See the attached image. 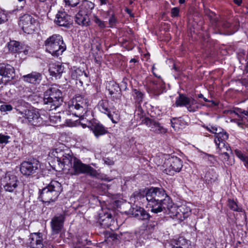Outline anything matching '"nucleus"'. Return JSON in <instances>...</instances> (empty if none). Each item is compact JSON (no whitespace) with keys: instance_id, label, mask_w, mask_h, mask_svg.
<instances>
[{"instance_id":"obj_13","label":"nucleus","mask_w":248,"mask_h":248,"mask_svg":"<svg viewBox=\"0 0 248 248\" xmlns=\"http://www.w3.org/2000/svg\"><path fill=\"white\" fill-rule=\"evenodd\" d=\"M166 202L163 204L161 207V212H164L169 214L173 218H175L180 221H182V217L179 215V206L174 204L170 198H167Z\"/></svg>"},{"instance_id":"obj_59","label":"nucleus","mask_w":248,"mask_h":248,"mask_svg":"<svg viewBox=\"0 0 248 248\" xmlns=\"http://www.w3.org/2000/svg\"><path fill=\"white\" fill-rule=\"evenodd\" d=\"M126 12H127L128 14H129V15H130V14H131V10H130V9H126Z\"/></svg>"},{"instance_id":"obj_7","label":"nucleus","mask_w":248,"mask_h":248,"mask_svg":"<svg viewBox=\"0 0 248 248\" xmlns=\"http://www.w3.org/2000/svg\"><path fill=\"white\" fill-rule=\"evenodd\" d=\"M52 154L56 158L58 164L62 170H69V167H72V162H74L75 158L73 157L69 150L56 149Z\"/></svg>"},{"instance_id":"obj_29","label":"nucleus","mask_w":248,"mask_h":248,"mask_svg":"<svg viewBox=\"0 0 248 248\" xmlns=\"http://www.w3.org/2000/svg\"><path fill=\"white\" fill-rule=\"evenodd\" d=\"M179 215L182 217V221L187 218L191 213V208L187 204L179 206Z\"/></svg>"},{"instance_id":"obj_37","label":"nucleus","mask_w":248,"mask_h":248,"mask_svg":"<svg viewBox=\"0 0 248 248\" xmlns=\"http://www.w3.org/2000/svg\"><path fill=\"white\" fill-rule=\"evenodd\" d=\"M112 221V219L110 215H107L105 218L100 220V224L102 227L108 228L110 226L111 222Z\"/></svg>"},{"instance_id":"obj_3","label":"nucleus","mask_w":248,"mask_h":248,"mask_svg":"<svg viewBox=\"0 0 248 248\" xmlns=\"http://www.w3.org/2000/svg\"><path fill=\"white\" fill-rule=\"evenodd\" d=\"M89 100L81 95H76L68 103V110L70 114L81 118L89 109Z\"/></svg>"},{"instance_id":"obj_8","label":"nucleus","mask_w":248,"mask_h":248,"mask_svg":"<svg viewBox=\"0 0 248 248\" xmlns=\"http://www.w3.org/2000/svg\"><path fill=\"white\" fill-rule=\"evenodd\" d=\"M68 173L72 175H78L80 174H89L91 176H95L97 171L88 165L83 163L79 159L74 158L73 166Z\"/></svg>"},{"instance_id":"obj_22","label":"nucleus","mask_w":248,"mask_h":248,"mask_svg":"<svg viewBox=\"0 0 248 248\" xmlns=\"http://www.w3.org/2000/svg\"><path fill=\"white\" fill-rule=\"evenodd\" d=\"M146 125L151 128V130L157 134H164L167 131V129L159 123L152 120L149 118L145 119Z\"/></svg>"},{"instance_id":"obj_20","label":"nucleus","mask_w":248,"mask_h":248,"mask_svg":"<svg viewBox=\"0 0 248 248\" xmlns=\"http://www.w3.org/2000/svg\"><path fill=\"white\" fill-rule=\"evenodd\" d=\"M65 217L60 214L55 216L51 220V226L52 231L56 233H59L63 227Z\"/></svg>"},{"instance_id":"obj_36","label":"nucleus","mask_w":248,"mask_h":248,"mask_svg":"<svg viewBox=\"0 0 248 248\" xmlns=\"http://www.w3.org/2000/svg\"><path fill=\"white\" fill-rule=\"evenodd\" d=\"M109 10L107 12V14H108V15L110 16L108 21H109V23L110 25L111 26H112L115 24L117 20H116V17L114 16L113 11H112L113 6L111 4H109Z\"/></svg>"},{"instance_id":"obj_16","label":"nucleus","mask_w":248,"mask_h":248,"mask_svg":"<svg viewBox=\"0 0 248 248\" xmlns=\"http://www.w3.org/2000/svg\"><path fill=\"white\" fill-rule=\"evenodd\" d=\"M97 106L99 111L102 113L107 114L113 123H117L119 117L116 113L114 114V117L113 115L111 114L110 108H109V102L108 100H101L98 103Z\"/></svg>"},{"instance_id":"obj_47","label":"nucleus","mask_w":248,"mask_h":248,"mask_svg":"<svg viewBox=\"0 0 248 248\" xmlns=\"http://www.w3.org/2000/svg\"><path fill=\"white\" fill-rule=\"evenodd\" d=\"M133 198L135 199V201L144 198V196L141 194L140 191H136L133 193Z\"/></svg>"},{"instance_id":"obj_51","label":"nucleus","mask_w":248,"mask_h":248,"mask_svg":"<svg viewBox=\"0 0 248 248\" xmlns=\"http://www.w3.org/2000/svg\"><path fill=\"white\" fill-rule=\"evenodd\" d=\"M8 81L4 78V76L2 75L1 73H0V84H6Z\"/></svg>"},{"instance_id":"obj_14","label":"nucleus","mask_w":248,"mask_h":248,"mask_svg":"<svg viewBox=\"0 0 248 248\" xmlns=\"http://www.w3.org/2000/svg\"><path fill=\"white\" fill-rule=\"evenodd\" d=\"M3 187L5 191L14 192L18 186L17 177L10 172L7 173L3 180Z\"/></svg>"},{"instance_id":"obj_9","label":"nucleus","mask_w":248,"mask_h":248,"mask_svg":"<svg viewBox=\"0 0 248 248\" xmlns=\"http://www.w3.org/2000/svg\"><path fill=\"white\" fill-rule=\"evenodd\" d=\"M183 166V161L179 157L171 156L165 160L163 171L168 175H173L175 173L179 172Z\"/></svg>"},{"instance_id":"obj_11","label":"nucleus","mask_w":248,"mask_h":248,"mask_svg":"<svg viewBox=\"0 0 248 248\" xmlns=\"http://www.w3.org/2000/svg\"><path fill=\"white\" fill-rule=\"evenodd\" d=\"M37 24V20L30 15L25 14L19 18L18 25L25 33H32Z\"/></svg>"},{"instance_id":"obj_39","label":"nucleus","mask_w":248,"mask_h":248,"mask_svg":"<svg viewBox=\"0 0 248 248\" xmlns=\"http://www.w3.org/2000/svg\"><path fill=\"white\" fill-rule=\"evenodd\" d=\"M188 244V241L184 237H179L176 240V246H180L184 248H186Z\"/></svg>"},{"instance_id":"obj_19","label":"nucleus","mask_w":248,"mask_h":248,"mask_svg":"<svg viewBox=\"0 0 248 248\" xmlns=\"http://www.w3.org/2000/svg\"><path fill=\"white\" fill-rule=\"evenodd\" d=\"M21 78L23 81L28 83L37 85L40 84L42 79V75L40 73L34 71L30 74L23 75Z\"/></svg>"},{"instance_id":"obj_42","label":"nucleus","mask_w":248,"mask_h":248,"mask_svg":"<svg viewBox=\"0 0 248 248\" xmlns=\"http://www.w3.org/2000/svg\"><path fill=\"white\" fill-rule=\"evenodd\" d=\"M133 93H134V96L136 97V98L138 100H139L140 101L142 100L143 97V94L141 92L135 89V90H134Z\"/></svg>"},{"instance_id":"obj_31","label":"nucleus","mask_w":248,"mask_h":248,"mask_svg":"<svg viewBox=\"0 0 248 248\" xmlns=\"http://www.w3.org/2000/svg\"><path fill=\"white\" fill-rule=\"evenodd\" d=\"M205 180L208 184H212L216 181L217 174L213 169L209 170L206 173L204 176Z\"/></svg>"},{"instance_id":"obj_32","label":"nucleus","mask_w":248,"mask_h":248,"mask_svg":"<svg viewBox=\"0 0 248 248\" xmlns=\"http://www.w3.org/2000/svg\"><path fill=\"white\" fill-rule=\"evenodd\" d=\"M158 78L157 80H154L152 81V83L154 87H153V89L157 91V93L161 91L165 87L164 82L160 77H158Z\"/></svg>"},{"instance_id":"obj_49","label":"nucleus","mask_w":248,"mask_h":248,"mask_svg":"<svg viewBox=\"0 0 248 248\" xmlns=\"http://www.w3.org/2000/svg\"><path fill=\"white\" fill-rule=\"evenodd\" d=\"M64 1L66 5L73 7L76 6L78 4V2H74L72 0H64Z\"/></svg>"},{"instance_id":"obj_44","label":"nucleus","mask_w":248,"mask_h":248,"mask_svg":"<svg viewBox=\"0 0 248 248\" xmlns=\"http://www.w3.org/2000/svg\"><path fill=\"white\" fill-rule=\"evenodd\" d=\"M8 20L7 15L4 11L0 10V24H2Z\"/></svg>"},{"instance_id":"obj_12","label":"nucleus","mask_w":248,"mask_h":248,"mask_svg":"<svg viewBox=\"0 0 248 248\" xmlns=\"http://www.w3.org/2000/svg\"><path fill=\"white\" fill-rule=\"evenodd\" d=\"M39 166V162L37 160L24 161L20 165V171L24 176H30L37 172Z\"/></svg>"},{"instance_id":"obj_18","label":"nucleus","mask_w":248,"mask_h":248,"mask_svg":"<svg viewBox=\"0 0 248 248\" xmlns=\"http://www.w3.org/2000/svg\"><path fill=\"white\" fill-rule=\"evenodd\" d=\"M54 22L60 26L67 27L71 24V19L66 12L59 11L56 15Z\"/></svg>"},{"instance_id":"obj_21","label":"nucleus","mask_w":248,"mask_h":248,"mask_svg":"<svg viewBox=\"0 0 248 248\" xmlns=\"http://www.w3.org/2000/svg\"><path fill=\"white\" fill-rule=\"evenodd\" d=\"M129 213L133 217L140 220L147 219L149 217V215L145 210L138 206L131 208L129 210Z\"/></svg>"},{"instance_id":"obj_6","label":"nucleus","mask_w":248,"mask_h":248,"mask_svg":"<svg viewBox=\"0 0 248 248\" xmlns=\"http://www.w3.org/2000/svg\"><path fill=\"white\" fill-rule=\"evenodd\" d=\"M62 191L61 184L56 181H52L46 187L42 189L40 198L44 202H55Z\"/></svg>"},{"instance_id":"obj_41","label":"nucleus","mask_w":248,"mask_h":248,"mask_svg":"<svg viewBox=\"0 0 248 248\" xmlns=\"http://www.w3.org/2000/svg\"><path fill=\"white\" fill-rule=\"evenodd\" d=\"M13 109V107L11 105L3 104L0 106V111L1 112L10 111Z\"/></svg>"},{"instance_id":"obj_64","label":"nucleus","mask_w":248,"mask_h":248,"mask_svg":"<svg viewBox=\"0 0 248 248\" xmlns=\"http://www.w3.org/2000/svg\"><path fill=\"white\" fill-rule=\"evenodd\" d=\"M133 3V1L132 0H129V4H131Z\"/></svg>"},{"instance_id":"obj_57","label":"nucleus","mask_w":248,"mask_h":248,"mask_svg":"<svg viewBox=\"0 0 248 248\" xmlns=\"http://www.w3.org/2000/svg\"><path fill=\"white\" fill-rule=\"evenodd\" d=\"M198 97H199V98H203V94H202V93H200V94H198Z\"/></svg>"},{"instance_id":"obj_26","label":"nucleus","mask_w":248,"mask_h":248,"mask_svg":"<svg viewBox=\"0 0 248 248\" xmlns=\"http://www.w3.org/2000/svg\"><path fill=\"white\" fill-rule=\"evenodd\" d=\"M93 8L94 4L93 2L87 0H82L79 6L78 12L89 16Z\"/></svg>"},{"instance_id":"obj_38","label":"nucleus","mask_w":248,"mask_h":248,"mask_svg":"<svg viewBox=\"0 0 248 248\" xmlns=\"http://www.w3.org/2000/svg\"><path fill=\"white\" fill-rule=\"evenodd\" d=\"M83 76L85 78L87 77V74L79 68L76 69L72 73V77L73 78L77 79Z\"/></svg>"},{"instance_id":"obj_50","label":"nucleus","mask_w":248,"mask_h":248,"mask_svg":"<svg viewBox=\"0 0 248 248\" xmlns=\"http://www.w3.org/2000/svg\"><path fill=\"white\" fill-rule=\"evenodd\" d=\"M179 10L177 7H174L171 9V14L172 16L175 17L178 16Z\"/></svg>"},{"instance_id":"obj_30","label":"nucleus","mask_w":248,"mask_h":248,"mask_svg":"<svg viewBox=\"0 0 248 248\" xmlns=\"http://www.w3.org/2000/svg\"><path fill=\"white\" fill-rule=\"evenodd\" d=\"M9 50L12 52H20L22 49V46L17 41L13 40L10 41L8 44Z\"/></svg>"},{"instance_id":"obj_5","label":"nucleus","mask_w":248,"mask_h":248,"mask_svg":"<svg viewBox=\"0 0 248 248\" xmlns=\"http://www.w3.org/2000/svg\"><path fill=\"white\" fill-rule=\"evenodd\" d=\"M62 101V93L56 85H52L45 92L44 102L45 104L50 106L48 108L49 110L56 109Z\"/></svg>"},{"instance_id":"obj_43","label":"nucleus","mask_w":248,"mask_h":248,"mask_svg":"<svg viewBox=\"0 0 248 248\" xmlns=\"http://www.w3.org/2000/svg\"><path fill=\"white\" fill-rule=\"evenodd\" d=\"M94 22L98 25V26L101 28H104L105 27L104 22L99 18L97 16H94L93 17Z\"/></svg>"},{"instance_id":"obj_61","label":"nucleus","mask_w":248,"mask_h":248,"mask_svg":"<svg viewBox=\"0 0 248 248\" xmlns=\"http://www.w3.org/2000/svg\"><path fill=\"white\" fill-rule=\"evenodd\" d=\"M130 62H137V60L135 59H132L130 60Z\"/></svg>"},{"instance_id":"obj_63","label":"nucleus","mask_w":248,"mask_h":248,"mask_svg":"<svg viewBox=\"0 0 248 248\" xmlns=\"http://www.w3.org/2000/svg\"><path fill=\"white\" fill-rule=\"evenodd\" d=\"M113 93H113V91H109V93H110V94L112 95V94H113Z\"/></svg>"},{"instance_id":"obj_4","label":"nucleus","mask_w":248,"mask_h":248,"mask_svg":"<svg viewBox=\"0 0 248 248\" xmlns=\"http://www.w3.org/2000/svg\"><path fill=\"white\" fill-rule=\"evenodd\" d=\"M45 46L46 51L55 57L61 55L66 48L62 36L59 34H53L47 38Z\"/></svg>"},{"instance_id":"obj_17","label":"nucleus","mask_w":248,"mask_h":248,"mask_svg":"<svg viewBox=\"0 0 248 248\" xmlns=\"http://www.w3.org/2000/svg\"><path fill=\"white\" fill-rule=\"evenodd\" d=\"M29 241L30 248H46L43 242V235L40 232L31 233Z\"/></svg>"},{"instance_id":"obj_40","label":"nucleus","mask_w":248,"mask_h":248,"mask_svg":"<svg viewBox=\"0 0 248 248\" xmlns=\"http://www.w3.org/2000/svg\"><path fill=\"white\" fill-rule=\"evenodd\" d=\"M49 119L51 124H54L61 122V117L58 115H50Z\"/></svg>"},{"instance_id":"obj_1","label":"nucleus","mask_w":248,"mask_h":248,"mask_svg":"<svg viewBox=\"0 0 248 248\" xmlns=\"http://www.w3.org/2000/svg\"><path fill=\"white\" fill-rule=\"evenodd\" d=\"M167 198L170 197L162 188L152 187L146 193V199L151 207V212L155 214L161 212L163 204L165 203Z\"/></svg>"},{"instance_id":"obj_28","label":"nucleus","mask_w":248,"mask_h":248,"mask_svg":"<svg viewBox=\"0 0 248 248\" xmlns=\"http://www.w3.org/2000/svg\"><path fill=\"white\" fill-rule=\"evenodd\" d=\"M238 24L237 22L235 24H232L229 21H226L222 24V27L225 30H228L225 33L226 35H231L234 33L238 30Z\"/></svg>"},{"instance_id":"obj_15","label":"nucleus","mask_w":248,"mask_h":248,"mask_svg":"<svg viewBox=\"0 0 248 248\" xmlns=\"http://www.w3.org/2000/svg\"><path fill=\"white\" fill-rule=\"evenodd\" d=\"M175 104L177 107H186L188 110L190 112L195 111L197 108L195 107L197 101L193 98H188L183 94H180L177 98Z\"/></svg>"},{"instance_id":"obj_27","label":"nucleus","mask_w":248,"mask_h":248,"mask_svg":"<svg viewBox=\"0 0 248 248\" xmlns=\"http://www.w3.org/2000/svg\"><path fill=\"white\" fill-rule=\"evenodd\" d=\"M75 21L79 25L87 26L89 25L90 20L88 15L78 12L75 17Z\"/></svg>"},{"instance_id":"obj_35","label":"nucleus","mask_w":248,"mask_h":248,"mask_svg":"<svg viewBox=\"0 0 248 248\" xmlns=\"http://www.w3.org/2000/svg\"><path fill=\"white\" fill-rule=\"evenodd\" d=\"M228 206L229 208L232 210L238 212H243V209L241 206H239L237 203L233 200H229L228 201Z\"/></svg>"},{"instance_id":"obj_45","label":"nucleus","mask_w":248,"mask_h":248,"mask_svg":"<svg viewBox=\"0 0 248 248\" xmlns=\"http://www.w3.org/2000/svg\"><path fill=\"white\" fill-rule=\"evenodd\" d=\"M10 136L0 134V144H6L8 142Z\"/></svg>"},{"instance_id":"obj_58","label":"nucleus","mask_w":248,"mask_h":248,"mask_svg":"<svg viewBox=\"0 0 248 248\" xmlns=\"http://www.w3.org/2000/svg\"><path fill=\"white\" fill-rule=\"evenodd\" d=\"M74 248H82L79 245H77L75 246Z\"/></svg>"},{"instance_id":"obj_34","label":"nucleus","mask_w":248,"mask_h":248,"mask_svg":"<svg viewBox=\"0 0 248 248\" xmlns=\"http://www.w3.org/2000/svg\"><path fill=\"white\" fill-rule=\"evenodd\" d=\"M230 151L231 149L230 146L227 147L226 146V147H223L222 149L217 150V152L220 155L222 156L221 157L223 162L230 158L228 152Z\"/></svg>"},{"instance_id":"obj_55","label":"nucleus","mask_w":248,"mask_h":248,"mask_svg":"<svg viewBox=\"0 0 248 248\" xmlns=\"http://www.w3.org/2000/svg\"><path fill=\"white\" fill-rule=\"evenodd\" d=\"M203 99L204 101L205 102H211V103L213 104V105H214V106H216V105H217V104H216V103H215L213 101H212V100L210 101V100H208L206 98L204 97H203Z\"/></svg>"},{"instance_id":"obj_24","label":"nucleus","mask_w":248,"mask_h":248,"mask_svg":"<svg viewBox=\"0 0 248 248\" xmlns=\"http://www.w3.org/2000/svg\"><path fill=\"white\" fill-rule=\"evenodd\" d=\"M0 73L8 81L12 79L15 76V69L9 64H0Z\"/></svg>"},{"instance_id":"obj_25","label":"nucleus","mask_w":248,"mask_h":248,"mask_svg":"<svg viewBox=\"0 0 248 248\" xmlns=\"http://www.w3.org/2000/svg\"><path fill=\"white\" fill-rule=\"evenodd\" d=\"M63 66L61 64L52 63L50 64L49 71L52 77L56 78H59L63 72Z\"/></svg>"},{"instance_id":"obj_56","label":"nucleus","mask_w":248,"mask_h":248,"mask_svg":"<svg viewBox=\"0 0 248 248\" xmlns=\"http://www.w3.org/2000/svg\"><path fill=\"white\" fill-rule=\"evenodd\" d=\"M237 125H238L239 126H240V127H241V126H242V125H243V124H242V123H241V122H238L237 123Z\"/></svg>"},{"instance_id":"obj_23","label":"nucleus","mask_w":248,"mask_h":248,"mask_svg":"<svg viewBox=\"0 0 248 248\" xmlns=\"http://www.w3.org/2000/svg\"><path fill=\"white\" fill-rule=\"evenodd\" d=\"M88 127L90 128L94 136L97 138L108 133L107 128L105 127L99 123L95 122H92Z\"/></svg>"},{"instance_id":"obj_10","label":"nucleus","mask_w":248,"mask_h":248,"mask_svg":"<svg viewBox=\"0 0 248 248\" xmlns=\"http://www.w3.org/2000/svg\"><path fill=\"white\" fill-rule=\"evenodd\" d=\"M207 129L214 134V142L217 147V150L222 149L226 146L229 147V144L226 143V140L229 138V135L227 132L220 127L211 126Z\"/></svg>"},{"instance_id":"obj_48","label":"nucleus","mask_w":248,"mask_h":248,"mask_svg":"<svg viewBox=\"0 0 248 248\" xmlns=\"http://www.w3.org/2000/svg\"><path fill=\"white\" fill-rule=\"evenodd\" d=\"M204 157L206 159H207L210 162V164L211 165L214 164L216 162V159L214 155H208V154H205V156Z\"/></svg>"},{"instance_id":"obj_52","label":"nucleus","mask_w":248,"mask_h":248,"mask_svg":"<svg viewBox=\"0 0 248 248\" xmlns=\"http://www.w3.org/2000/svg\"><path fill=\"white\" fill-rule=\"evenodd\" d=\"M224 163L229 166H232L234 163V159H232L230 158L228 160H226V161H224Z\"/></svg>"},{"instance_id":"obj_62","label":"nucleus","mask_w":248,"mask_h":248,"mask_svg":"<svg viewBox=\"0 0 248 248\" xmlns=\"http://www.w3.org/2000/svg\"><path fill=\"white\" fill-rule=\"evenodd\" d=\"M171 248H184L183 247H181L180 246H173Z\"/></svg>"},{"instance_id":"obj_60","label":"nucleus","mask_w":248,"mask_h":248,"mask_svg":"<svg viewBox=\"0 0 248 248\" xmlns=\"http://www.w3.org/2000/svg\"><path fill=\"white\" fill-rule=\"evenodd\" d=\"M179 1L180 4H183L185 3V0H179Z\"/></svg>"},{"instance_id":"obj_53","label":"nucleus","mask_w":248,"mask_h":248,"mask_svg":"<svg viewBox=\"0 0 248 248\" xmlns=\"http://www.w3.org/2000/svg\"><path fill=\"white\" fill-rule=\"evenodd\" d=\"M99 1L101 5L107 4L108 2V0H99Z\"/></svg>"},{"instance_id":"obj_54","label":"nucleus","mask_w":248,"mask_h":248,"mask_svg":"<svg viewBox=\"0 0 248 248\" xmlns=\"http://www.w3.org/2000/svg\"><path fill=\"white\" fill-rule=\"evenodd\" d=\"M233 2L238 6H240L242 2V0H233Z\"/></svg>"},{"instance_id":"obj_2","label":"nucleus","mask_w":248,"mask_h":248,"mask_svg":"<svg viewBox=\"0 0 248 248\" xmlns=\"http://www.w3.org/2000/svg\"><path fill=\"white\" fill-rule=\"evenodd\" d=\"M16 111L20 115L17 119L19 123L33 128L40 127L45 124V121L37 109H25L23 111L17 109Z\"/></svg>"},{"instance_id":"obj_33","label":"nucleus","mask_w":248,"mask_h":248,"mask_svg":"<svg viewBox=\"0 0 248 248\" xmlns=\"http://www.w3.org/2000/svg\"><path fill=\"white\" fill-rule=\"evenodd\" d=\"M234 153L235 155L243 161L244 166L248 169V156L238 149L235 150Z\"/></svg>"},{"instance_id":"obj_46","label":"nucleus","mask_w":248,"mask_h":248,"mask_svg":"<svg viewBox=\"0 0 248 248\" xmlns=\"http://www.w3.org/2000/svg\"><path fill=\"white\" fill-rule=\"evenodd\" d=\"M179 120L175 118H173L171 120V126L175 130H177L179 127L177 126Z\"/></svg>"}]
</instances>
